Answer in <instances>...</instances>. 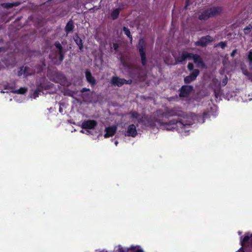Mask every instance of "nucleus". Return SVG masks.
I'll return each mask as SVG.
<instances>
[{"label":"nucleus","instance_id":"9b49d317","mask_svg":"<svg viewBox=\"0 0 252 252\" xmlns=\"http://www.w3.org/2000/svg\"><path fill=\"white\" fill-rule=\"evenodd\" d=\"M191 59H192L194 62L197 64L198 67H205V64L202 58L198 54L192 53Z\"/></svg>","mask_w":252,"mask_h":252},{"label":"nucleus","instance_id":"bb28decb","mask_svg":"<svg viewBox=\"0 0 252 252\" xmlns=\"http://www.w3.org/2000/svg\"><path fill=\"white\" fill-rule=\"evenodd\" d=\"M137 122L138 124H141L144 126V124H145V117H139L138 119H137Z\"/></svg>","mask_w":252,"mask_h":252},{"label":"nucleus","instance_id":"dca6fc26","mask_svg":"<svg viewBox=\"0 0 252 252\" xmlns=\"http://www.w3.org/2000/svg\"><path fill=\"white\" fill-rule=\"evenodd\" d=\"M86 78L87 82L89 83L92 86H94L96 84V80L92 76L91 72L89 70L85 71Z\"/></svg>","mask_w":252,"mask_h":252},{"label":"nucleus","instance_id":"2eb2a0df","mask_svg":"<svg viewBox=\"0 0 252 252\" xmlns=\"http://www.w3.org/2000/svg\"><path fill=\"white\" fill-rule=\"evenodd\" d=\"M246 244L252 246V234H245L243 239L241 240V245L242 247Z\"/></svg>","mask_w":252,"mask_h":252},{"label":"nucleus","instance_id":"f3484780","mask_svg":"<svg viewBox=\"0 0 252 252\" xmlns=\"http://www.w3.org/2000/svg\"><path fill=\"white\" fill-rule=\"evenodd\" d=\"M75 26L74 25L73 22L72 20H69L66 24L65 27V31L66 33H69L71 32H72Z\"/></svg>","mask_w":252,"mask_h":252},{"label":"nucleus","instance_id":"72a5a7b5","mask_svg":"<svg viewBox=\"0 0 252 252\" xmlns=\"http://www.w3.org/2000/svg\"><path fill=\"white\" fill-rule=\"evenodd\" d=\"M113 47L114 50L117 51L118 50V48L119 47V45L117 43H114L113 44Z\"/></svg>","mask_w":252,"mask_h":252},{"label":"nucleus","instance_id":"2f4dec72","mask_svg":"<svg viewBox=\"0 0 252 252\" xmlns=\"http://www.w3.org/2000/svg\"><path fill=\"white\" fill-rule=\"evenodd\" d=\"M39 94V91L38 89H36L33 92L34 98L38 97Z\"/></svg>","mask_w":252,"mask_h":252},{"label":"nucleus","instance_id":"5701e85b","mask_svg":"<svg viewBox=\"0 0 252 252\" xmlns=\"http://www.w3.org/2000/svg\"><path fill=\"white\" fill-rule=\"evenodd\" d=\"M131 115V118L133 119H137L140 115L136 111H131L128 114Z\"/></svg>","mask_w":252,"mask_h":252},{"label":"nucleus","instance_id":"a18cd8bd","mask_svg":"<svg viewBox=\"0 0 252 252\" xmlns=\"http://www.w3.org/2000/svg\"><path fill=\"white\" fill-rule=\"evenodd\" d=\"M115 145H117L118 144V142L117 141H116L115 142Z\"/></svg>","mask_w":252,"mask_h":252},{"label":"nucleus","instance_id":"0eeeda50","mask_svg":"<svg viewBox=\"0 0 252 252\" xmlns=\"http://www.w3.org/2000/svg\"><path fill=\"white\" fill-rule=\"evenodd\" d=\"M132 81L131 80H126L125 79L120 78L117 76L113 77L111 79V83L115 86L121 87L124 84H130Z\"/></svg>","mask_w":252,"mask_h":252},{"label":"nucleus","instance_id":"423d86ee","mask_svg":"<svg viewBox=\"0 0 252 252\" xmlns=\"http://www.w3.org/2000/svg\"><path fill=\"white\" fill-rule=\"evenodd\" d=\"M213 40V37L209 35H207L201 37L198 41L195 42L194 45L196 46L205 47L208 44L212 42Z\"/></svg>","mask_w":252,"mask_h":252},{"label":"nucleus","instance_id":"ea45409f","mask_svg":"<svg viewBox=\"0 0 252 252\" xmlns=\"http://www.w3.org/2000/svg\"><path fill=\"white\" fill-rule=\"evenodd\" d=\"M249 30L251 31L252 29V25L251 24H249L248 26L246 27Z\"/></svg>","mask_w":252,"mask_h":252},{"label":"nucleus","instance_id":"a211bd4d","mask_svg":"<svg viewBox=\"0 0 252 252\" xmlns=\"http://www.w3.org/2000/svg\"><path fill=\"white\" fill-rule=\"evenodd\" d=\"M74 41L76 44L78 46L79 50L83 51V43L82 39L78 35H76L74 37Z\"/></svg>","mask_w":252,"mask_h":252},{"label":"nucleus","instance_id":"6e6552de","mask_svg":"<svg viewBox=\"0 0 252 252\" xmlns=\"http://www.w3.org/2000/svg\"><path fill=\"white\" fill-rule=\"evenodd\" d=\"M193 87L190 85H183L180 89L179 96L181 97H188L193 91Z\"/></svg>","mask_w":252,"mask_h":252},{"label":"nucleus","instance_id":"473e14b6","mask_svg":"<svg viewBox=\"0 0 252 252\" xmlns=\"http://www.w3.org/2000/svg\"><path fill=\"white\" fill-rule=\"evenodd\" d=\"M187 67H188V69L189 70L191 71V70H192L193 69L194 65L191 63H189Z\"/></svg>","mask_w":252,"mask_h":252},{"label":"nucleus","instance_id":"7c9ffc66","mask_svg":"<svg viewBox=\"0 0 252 252\" xmlns=\"http://www.w3.org/2000/svg\"><path fill=\"white\" fill-rule=\"evenodd\" d=\"M228 82V78L226 76H225L224 78L222 80V85L223 86H225Z\"/></svg>","mask_w":252,"mask_h":252},{"label":"nucleus","instance_id":"412c9836","mask_svg":"<svg viewBox=\"0 0 252 252\" xmlns=\"http://www.w3.org/2000/svg\"><path fill=\"white\" fill-rule=\"evenodd\" d=\"M24 75L26 76L34 74V71L28 66H24Z\"/></svg>","mask_w":252,"mask_h":252},{"label":"nucleus","instance_id":"58836bf2","mask_svg":"<svg viewBox=\"0 0 252 252\" xmlns=\"http://www.w3.org/2000/svg\"><path fill=\"white\" fill-rule=\"evenodd\" d=\"M36 89H38L39 91V93L41 92L42 91V89H43V87L42 86H41V85H38Z\"/></svg>","mask_w":252,"mask_h":252},{"label":"nucleus","instance_id":"79ce46f5","mask_svg":"<svg viewBox=\"0 0 252 252\" xmlns=\"http://www.w3.org/2000/svg\"><path fill=\"white\" fill-rule=\"evenodd\" d=\"M239 252H244V251L243 250V247H242L240 250H239Z\"/></svg>","mask_w":252,"mask_h":252},{"label":"nucleus","instance_id":"c756f323","mask_svg":"<svg viewBox=\"0 0 252 252\" xmlns=\"http://www.w3.org/2000/svg\"><path fill=\"white\" fill-rule=\"evenodd\" d=\"M24 66H22L20 68V69L18 71V75L19 76H21L23 74H24Z\"/></svg>","mask_w":252,"mask_h":252},{"label":"nucleus","instance_id":"6ab92c4d","mask_svg":"<svg viewBox=\"0 0 252 252\" xmlns=\"http://www.w3.org/2000/svg\"><path fill=\"white\" fill-rule=\"evenodd\" d=\"M10 89L11 92L18 94H25L27 92V89L25 87H21L16 90H14L13 88H11Z\"/></svg>","mask_w":252,"mask_h":252},{"label":"nucleus","instance_id":"49530a36","mask_svg":"<svg viewBox=\"0 0 252 252\" xmlns=\"http://www.w3.org/2000/svg\"><path fill=\"white\" fill-rule=\"evenodd\" d=\"M60 112H62V109L61 108H60Z\"/></svg>","mask_w":252,"mask_h":252},{"label":"nucleus","instance_id":"f257e3e1","mask_svg":"<svg viewBox=\"0 0 252 252\" xmlns=\"http://www.w3.org/2000/svg\"><path fill=\"white\" fill-rule=\"evenodd\" d=\"M155 118V121H153L151 118L145 116V126H153L155 125V123L157 122L163 129L167 130L174 131L175 129H177L178 127L181 128H184L187 125H190L191 124L184 123L183 121L178 119H172L168 122H164L158 117Z\"/></svg>","mask_w":252,"mask_h":252},{"label":"nucleus","instance_id":"1a4fd4ad","mask_svg":"<svg viewBox=\"0 0 252 252\" xmlns=\"http://www.w3.org/2000/svg\"><path fill=\"white\" fill-rule=\"evenodd\" d=\"M97 125V123L94 120H88L83 121L81 125V127L85 129H94Z\"/></svg>","mask_w":252,"mask_h":252},{"label":"nucleus","instance_id":"f03ea898","mask_svg":"<svg viewBox=\"0 0 252 252\" xmlns=\"http://www.w3.org/2000/svg\"><path fill=\"white\" fill-rule=\"evenodd\" d=\"M156 113L157 114V116L161 118L164 117L167 119L175 116L183 118H185L187 117V113L183 111L182 108L179 106H175L173 107H166L164 111L158 110L157 111Z\"/></svg>","mask_w":252,"mask_h":252},{"label":"nucleus","instance_id":"393cba45","mask_svg":"<svg viewBox=\"0 0 252 252\" xmlns=\"http://www.w3.org/2000/svg\"><path fill=\"white\" fill-rule=\"evenodd\" d=\"M45 66H46V64H45V63L44 61L42 62V65L37 64L36 67L38 70L37 72L39 73V72H42L43 70V67Z\"/></svg>","mask_w":252,"mask_h":252},{"label":"nucleus","instance_id":"f704fd0d","mask_svg":"<svg viewBox=\"0 0 252 252\" xmlns=\"http://www.w3.org/2000/svg\"><path fill=\"white\" fill-rule=\"evenodd\" d=\"M207 114L206 113H203L202 115L199 116V118H200L202 120V123H204L205 119L206 118Z\"/></svg>","mask_w":252,"mask_h":252},{"label":"nucleus","instance_id":"b1692460","mask_svg":"<svg viewBox=\"0 0 252 252\" xmlns=\"http://www.w3.org/2000/svg\"><path fill=\"white\" fill-rule=\"evenodd\" d=\"M15 4L14 3H10V2H6L3 3L1 4V6L2 7L6 9H9L13 7Z\"/></svg>","mask_w":252,"mask_h":252},{"label":"nucleus","instance_id":"aec40b11","mask_svg":"<svg viewBox=\"0 0 252 252\" xmlns=\"http://www.w3.org/2000/svg\"><path fill=\"white\" fill-rule=\"evenodd\" d=\"M120 13V9L116 8L111 13V18L112 20H114L117 19Z\"/></svg>","mask_w":252,"mask_h":252},{"label":"nucleus","instance_id":"20e7f679","mask_svg":"<svg viewBox=\"0 0 252 252\" xmlns=\"http://www.w3.org/2000/svg\"><path fill=\"white\" fill-rule=\"evenodd\" d=\"M222 8L220 6H213L206 9L199 15L198 19L200 20H206L210 17L220 15L222 12Z\"/></svg>","mask_w":252,"mask_h":252},{"label":"nucleus","instance_id":"ddd939ff","mask_svg":"<svg viewBox=\"0 0 252 252\" xmlns=\"http://www.w3.org/2000/svg\"><path fill=\"white\" fill-rule=\"evenodd\" d=\"M137 135V132L136 126L134 124L128 126L126 131V135L135 137Z\"/></svg>","mask_w":252,"mask_h":252},{"label":"nucleus","instance_id":"a19ab883","mask_svg":"<svg viewBox=\"0 0 252 252\" xmlns=\"http://www.w3.org/2000/svg\"><path fill=\"white\" fill-rule=\"evenodd\" d=\"M132 252H143V251L141 249H137L136 250L133 251Z\"/></svg>","mask_w":252,"mask_h":252},{"label":"nucleus","instance_id":"9d476101","mask_svg":"<svg viewBox=\"0 0 252 252\" xmlns=\"http://www.w3.org/2000/svg\"><path fill=\"white\" fill-rule=\"evenodd\" d=\"M199 72L200 71L198 69H194L192 73L184 78V83L188 84L195 80Z\"/></svg>","mask_w":252,"mask_h":252},{"label":"nucleus","instance_id":"4468645a","mask_svg":"<svg viewBox=\"0 0 252 252\" xmlns=\"http://www.w3.org/2000/svg\"><path fill=\"white\" fill-rule=\"evenodd\" d=\"M117 127L116 126H111L105 128V138H108L113 136L116 132Z\"/></svg>","mask_w":252,"mask_h":252},{"label":"nucleus","instance_id":"e433bc0d","mask_svg":"<svg viewBox=\"0 0 252 252\" xmlns=\"http://www.w3.org/2000/svg\"><path fill=\"white\" fill-rule=\"evenodd\" d=\"M90 89L89 88H83L82 89V90H81V93H84V92H89L90 91Z\"/></svg>","mask_w":252,"mask_h":252},{"label":"nucleus","instance_id":"7ed1b4c3","mask_svg":"<svg viewBox=\"0 0 252 252\" xmlns=\"http://www.w3.org/2000/svg\"><path fill=\"white\" fill-rule=\"evenodd\" d=\"M54 45L57 50H53L49 55V58L56 65H60L63 61L64 57V52L63 47L59 41H56Z\"/></svg>","mask_w":252,"mask_h":252},{"label":"nucleus","instance_id":"a878e982","mask_svg":"<svg viewBox=\"0 0 252 252\" xmlns=\"http://www.w3.org/2000/svg\"><path fill=\"white\" fill-rule=\"evenodd\" d=\"M220 46L222 49H224L226 46V41H221L218 43L215 47Z\"/></svg>","mask_w":252,"mask_h":252},{"label":"nucleus","instance_id":"4be33fe9","mask_svg":"<svg viewBox=\"0 0 252 252\" xmlns=\"http://www.w3.org/2000/svg\"><path fill=\"white\" fill-rule=\"evenodd\" d=\"M123 31L124 33L129 38L130 41H132V36L131 34L129 29L126 27H124L123 28Z\"/></svg>","mask_w":252,"mask_h":252},{"label":"nucleus","instance_id":"cd10ccee","mask_svg":"<svg viewBox=\"0 0 252 252\" xmlns=\"http://www.w3.org/2000/svg\"><path fill=\"white\" fill-rule=\"evenodd\" d=\"M118 249L117 250L118 252H128V250L122 247L121 245L118 246Z\"/></svg>","mask_w":252,"mask_h":252},{"label":"nucleus","instance_id":"de8ad7c7","mask_svg":"<svg viewBox=\"0 0 252 252\" xmlns=\"http://www.w3.org/2000/svg\"><path fill=\"white\" fill-rule=\"evenodd\" d=\"M81 132L84 133L83 130H81Z\"/></svg>","mask_w":252,"mask_h":252},{"label":"nucleus","instance_id":"f8f14e48","mask_svg":"<svg viewBox=\"0 0 252 252\" xmlns=\"http://www.w3.org/2000/svg\"><path fill=\"white\" fill-rule=\"evenodd\" d=\"M192 53H188L187 51L182 52L181 55L175 58L177 62L182 63L186 61L187 59H191Z\"/></svg>","mask_w":252,"mask_h":252},{"label":"nucleus","instance_id":"c9c22d12","mask_svg":"<svg viewBox=\"0 0 252 252\" xmlns=\"http://www.w3.org/2000/svg\"><path fill=\"white\" fill-rule=\"evenodd\" d=\"M244 32L245 34H248L250 33L251 31L246 27L244 29Z\"/></svg>","mask_w":252,"mask_h":252},{"label":"nucleus","instance_id":"09e8293b","mask_svg":"<svg viewBox=\"0 0 252 252\" xmlns=\"http://www.w3.org/2000/svg\"><path fill=\"white\" fill-rule=\"evenodd\" d=\"M5 89H7V86H5Z\"/></svg>","mask_w":252,"mask_h":252},{"label":"nucleus","instance_id":"4c0bfd02","mask_svg":"<svg viewBox=\"0 0 252 252\" xmlns=\"http://www.w3.org/2000/svg\"><path fill=\"white\" fill-rule=\"evenodd\" d=\"M236 52H237L236 49L233 50L232 51V52L231 53L230 56L232 57H234L235 56V55L236 54Z\"/></svg>","mask_w":252,"mask_h":252},{"label":"nucleus","instance_id":"c03bdc74","mask_svg":"<svg viewBox=\"0 0 252 252\" xmlns=\"http://www.w3.org/2000/svg\"><path fill=\"white\" fill-rule=\"evenodd\" d=\"M188 1H189V0H188V1H187V4H186V6H185V7H186H186L188 6Z\"/></svg>","mask_w":252,"mask_h":252},{"label":"nucleus","instance_id":"39448f33","mask_svg":"<svg viewBox=\"0 0 252 252\" xmlns=\"http://www.w3.org/2000/svg\"><path fill=\"white\" fill-rule=\"evenodd\" d=\"M145 45L146 43L144 39L143 38L140 39L138 42V48L141 59V63L143 66L146 64L147 61L145 53Z\"/></svg>","mask_w":252,"mask_h":252},{"label":"nucleus","instance_id":"c85d7f7f","mask_svg":"<svg viewBox=\"0 0 252 252\" xmlns=\"http://www.w3.org/2000/svg\"><path fill=\"white\" fill-rule=\"evenodd\" d=\"M248 58L250 63H252V49L250 50L248 53Z\"/></svg>","mask_w":252,"mask_h":252},{"label":"nucleus","instance_id":"37998d69","mask_svg":"<svg viewBox=\"0 0 252 252\" xmlns=\"http://www.w3.org/2000/svg\"><path fill=\"white\" fill-rule=\"evenodd\" d=\"M4 50L3 47H0V52L3 51Z\"/></svg>","mask_w":252,"mask_h":252}]
</instances>
